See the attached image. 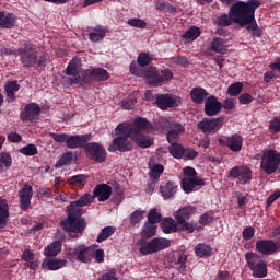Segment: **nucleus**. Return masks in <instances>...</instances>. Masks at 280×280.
Masks as SVG:
<instances>
[{
    "instance_id": "obj_1",
    "label": "nucleus",
    "mask_w": 280,
    "mask_h": 280,
    "mask_svg": "<svg viewBox=\"0 0 280 280\" xmlns=\"http://www.w3.org/2000/svg\"><path fill=\"white\" fill-rule=\"evenodd\" d=\"M38 48L31 42H25L21 48H1L0 54L2 56H20V60L23 67L30 69V67H47V60H49L48 54H42L38 56Z\"/></svg>"
},
{
    "instance_id": "obj_2",
    "label": "nucleus",
    "mask_w": 280,
    "mask_h": 280,
    "mask_svg": "<svg viewBox=\"0 0 280 280\" xmlns=\"http://www.w3.org/2000/svg\"><path fill=\"white\" fill-rule=\"evenodd\" d=\"M250 8L248 1H237L231 5L229 14H222L214 20V25L229 27L233 25V23H236V25L244 27L253 21V15L250 14L253 9Z\"/></svg>"
},
{
    "instance_id": "obj_3",
    "label": "nucleus",
    "mask_w": 280,
    "mask_h": 280,
    "mask_svg": "<svg viewBox=\"0 0 280 280\" xmlns=\"http://www.w3.org/2000/svg\"><path fill=\"white\" fill-rule=\"evenodd\" d=\"M115 137L113 141L109 143L107 150L108 152H131L132 148H135V144L132 143V140H130V137H132V129L128 127V122H121L117 125V127L114 129Z\"/></svg>"
},
{
    "instance_id": "obj_4",
    "label": "nucleus",
    "mask_w": 280,
    "mask_h": 280,
    "mask_svg": "<svg viewBox=\"0 0 280 280\" xmlns=\"http://www.w3.org/2000/svg\"><path fill=\"white\" fill-rule=\"evenodd\" d=\"M68 217L60 221V226L67 233H84L86 231V219L82 218V210L68 209Z\"/></svg>"
},
{
    "instance_id": "obj_5",
    "label": "nucleus",
    "mask_w": 280,
    "mask_h": 280,
    "mask_svg": "<svg viewBox=\"0 0 280 280\" xmlns=\"http://www.w3.org/2000/svg\"><path fill=\"white\" fill-rule=\"evenodd\" d=\"M260 170L270 176L272 174H280V152L275 149H266L260 154Z\"/></svg>"
},
{
    "instance_id": "obj_6",
    "label": "nucleus",
    "mask_w": 280,
    "mask_h": 280,
    "mask_svg": "<svg viewBox=\"0 0 280 280\" xmlns=\"http://www.w3.org/2000/svg\"><path fill=\"white\" fill-rule=\"evenodd\" d=\"M110 74L104 68H93L81 71V75L71 80V84H91V82H106Z\"/></svg>"
},
{
    "instance_id": "obj_7",
    "label": "nucleus",
    "mask_w": 280,
    "mask_h": 280,
    "mask_svg": "<svg viewBox=\"0 0 280 280\" xmlns=\"http://www.w3.org/2000/svg\"><path fill=\"white\" fill-rule=\"evenodd\" d=\"M245 259L249 270L253 272L255 279H264L268 275V266L264 258L257 253L248 252L245 254Z\"/></svg>"
},
{
    "instance_id": "obj_8",
    "label": "nucleus",
    "mask_w": 280,
    "mask_h": 280,
    "mask_svg": "<svg viewBox=\"0 0 280 280\" xmlns=\"http://www.w3.org/2000/svg\"><path fill=\"white\" fill-rule=\"evenodd\" d=\"M145 79L148 84H151V86H163V84H167V82H172V80H174V72H172L170 68L159 70L151 67L147 72Z\"/></svg>"
},
{
    "instance_id": "obj_9",
    "label": "nucleus",
    "mask_w": 280,
    "mask_h": 280,
    "mask_svg": "<svg viewBox=\"0 0 280 280\" xmlns=\"http://www.w3.org/2000/svg\"><path fill=\"white\" fill-rule=\"evenodd\" d=\"M172 246V241L164 237H154L151 241L140 243V255H154V253H161L165 248Z\"/></svg>"
},
{
    "instance_id": "obj_10",
    "label": "nucleus",
    "mask_w": 280,
    "mask_h": 280,
    "mask_svg": "<svg viewBox=\"0 0 280 280\" xmlns=\"http://www.w3.org/2000/svg\"><path fill=\"white\" fill-rule=\"evenodd\" d=\"M84 150L88 159L94 163H104L108 156L106 148L100 142H88Z\"/></svg>"
},
{
    "instance_id": "obj_11",
    "label": "nucleus",
    "mask_w": 280,
    "mask_h": 280,
    "mask_svg": "<svg viewBox=\"0 0 280 280\" xmlns=\"http://www.w3.org/2000/svg\"><path fill=\"white\" fill-rule=\"evenodd\" d=\"M224 126V117L203 118L197 122V129L201 130L203 135H215Z\"/></svg>"
},
{
    "instance_id": "obj_12",
    "label": "nucleus",
    "mask_w": 280,
    "mask_h": 280,
    "mask_svg": "<svg viewBox=\"0 0 280 280\" xmlns=\"http://www.w3.org/2000/svg\"><path fill=\"white\" fill-rule=\"evenodd\" d=\"M247 5L250 7L253 16L250 22L244 25L246 27L247 32H252V36H255L256 38H261L264 36V30L257 25V20H255V12L258 8H261V1L260 0H247Z\"/></svg>"
},
{
    "instance_id": "obj_13",
    "label": "nucleus",
    "mask_w": 280,
    "mask_h": 280,
    "mask_svg": "<svg viewBox=\"0 0 280 280\" xmlns=\"http://www.w3.org/2000/svg\"><path fill=\"white\" fill-rule=\"evenodd\" d=\"M194 213H196V208L191 206H186L177 211L176 220L177 223L180 224L182 231H186L187 233H194L196 228L194 226V224L187 222V220H189L191 215H194Z\"/></svg>"
},
{
    "instance_id": "obj_14",
    "label": "nucleus",
    "mask_w": 280,
    "mask_h": 280,
    "mask_svg": "<svg viewBox=\"0 0 280 280\" xmlns=\"http://www.w3.org/2000/svg\"><path fill=\"white\" fill-rule=\"evenodd\" d=\"M40 117V105L37 103H28L24 106V109L20 113V119L24 124H35Z\"/></svg>"
},
{
    "instance_id": "obj_15",
    "label": "nucleus",
    "mask_w": 280,
    "mask_h": 280,
    "mask_svg": "<svg viewBox=\"0 0 280 280\" xmlns=\"http://www.w3.org/2000/svg\"><path fill=\"white\" fill-rule=\"evenodd\" d=\"M180 96L172 94H156L155 104L161 110H167V108H177L180 106Z\"/></svg>"
},
{
    "instance_id": "obj_16",
    "label": "nucleus",
    "mask_w": 280,
    "mask_h": 280,
    "mask_svg": "<svg viewBox=\"0 0 280 280\" xmlns=\"http://www.w3.org/2000/svg\"><path fill=\"white\" fill-rule=\"evenodd\" d=\"M230 178H237L240 185H248L253 180V171L248 166H234L229 172Z\"/></svg>"
},
{
    "instance_id": "obj_17",
    "label": "nucleus",
    "mask_w": 280,
    "mask_h": 280,
    "mask_svg": "<svg viewBox=\"0 0 280 280\" xmlns=\"http://www.w3.org/2000/svg\"><path fill=\"white\" fill-rule=\"evenodd\" d=\"M93 255H95V248L84 245H79L69 252V257L78 259L81 264H89L93 259Z\"/></svg>"
},
{
    "instance_id": "obj_18",
    "label": "nucleus",
    "mask_w": 280,
    "mask_h": 280,
    "mask_svg": "<svg viewBox=\"0 0 280 280\" xmlns=\"http://www.w3.org/2000/svg\"><path fill=\"white\" fill-rule=\"evenodd\" d=\"M219 145H221V148H229L232 152H242V148H244V138L238 133H234L232 136L220 138Z\"/></svg>"
},
{
    "instance_id": "obj_19",
    "label": "nucleus",
    "mask_w": 280,
    "mask_h": 280,
    "mask_svg": "<svg viewBox=\"0 0 280 280\" xmlns=\"http://www.w3.org/2000/svg\"><path fill=\"white\" fill-rule=\"evenodd\" d=\"M127 127L130 128L131 135H139V132H153L154 125L150 122L147 118L136 117L133 120V126L130 122H127Z\"/></svg>"
},
{
    "instance_id": "obj_20",
    "label": "nucleus",
    "mask_w": 280,
    "mask_h": 280,
    "mask_svg": "<svg viewBox=\"0 0 280 280\" xmlns=\"http://www.w3.org/2000/svg\"><path fill=\"white\" fill-rule=\"evenodd\" d=\"M32 198H34V188L31 185L25 184L19 190V203L22 211H27L30 207H32Z\"/></svg>"
},
{
    "instance_id": "obj_21",
    "label": "nucleus",
    "mask_w": 280,
    "mask_h": 280,
    "mask_svg": "<svg viewBox=\"0 0 280 280\" xmlns=\"http://www.w3.org/2000/svg\"><path fill=\"white\" fill-rule=\"evenodd\" d=\"M93 139L91 133L69 136L66 142L69 150H77V148H86V143Z\"/></svg>"
},
{
    "instance_id": "obj_22",
    "label": "nucleus",
    "mask_w": 280,
    "mask_h": 280,
    "mask_svg": "<svg viewBox=\"0 0 280 280\" xmlns=\"http://www.w3.org/2000/svg\"><path fill=\"white\" fill-rule=\"evenodd\" d=\"M222 112V103L218 101V97L210 95L205 102L203 113L207 117H215Z\"/></svg>"
},
{
    "instance_id": "obj_23",
    "label": "nucleus",
    "mask_w": 280,
    "mask_h": 280,
    "mask_svg": "<svg viewBox=\"0 0 280 280\" xmlns=\"http://www.w3.org/2000/svg\"><path fill=\"white\" fill-rule=\"evenodd\" d=\"M257 253H260V255H277V242L272 240H258L255 244Z\"/></svg>"
},
{
    "instance_id": "obj_24",
    "label": "nucleus",
    "mask_w": 280,
    "mask_h": 280,
    "mask_svg": "<svg viewBox=\"0 0 280 280\" xmlns=\"http://www.w3.org/2000/svg\"><path fill=\"white\" fill-rule=\"evenodd\" d=\"M113 195V187L108 184H98L94 187L93 198H97L98 202H106Z\"/></svg>"
},
{
    "instance_id": "obj_25",
    "label": "nucleus",
    "mask_w": 280,
    "mask_h": 280,
    "mask_svg": "<svg viewBox=\"0 0 280 280\" xmlns=\"http://www.w3.org/2000/svg\"><path fill=\"white\" fill-rule=\"evenodd\" d=\"M182 189L185 194H191L196 187H205V179L198 177H184L180 182Z\"/></svg>"
},
{
    "instance_id": "obj_26",
    "label": "nucleus",
    "mask_w": 280,
    "mask_h": 280,
    "mask_svg": "<svg viewBox=\"0 0 280 280\" xmlns=\"http://www.w3.org/2000/svg\"><path fill=\"white\" fill-rule=\"evenodd\" d=\"M67 259H60V258H47L42 262V268L44 270H60L61 268L67 267Z\"/></svg>"
},
{
    "instance_id": "obj_27",
    "label": "nucleus",
    "mask_w": 280,
    "mask_h": 280,
    "mask_svg": "<svg viewBox=\"0 0 280 280\" xmlns=\"http://www.w3.org/2000/svg\"><path fill=\"white\" fill-rule=\"evenodd\" d=\"M93 200H95L93 195L84 194L80 197L79 200L70 202L67 209H70L72 211H82L80 207H89V205H91Z\"/></svg>"
},
{
    "instance_id": "obj_28",
    "label": "nucleus",
    "mask_w": 280,
    "mask_h": 280,
    "mask_svg": "<svg viewBox=\"0 0 280 280\" xmlns=\"http://www.w3.org/2000/svg\"><path fill=\"white\" fill-rule=\"evenodd\" d=\"M170 129L171 130H168L166 135V139L168 143H174V141H178V138L180 137V135L185 132V126H183V124L180 122L171 124Z\"/></svg>"
},
{
    "instance_id": "obj_29",
    "label": "nucleus",
    "mask_w": 280,
    "mask_h": 280,
    "mask_svg": "<svg viewBox=\"0 0 280 280\" xmlns=\"http://www.w3.org/2000/svg\"><path fill=\"white\" fill-rule=\"evenodd\" d=\"M209 97V92L205 90V88H192L190 91V100L194 104H205L207 98Z\"/></svg>"
},
{
    "instance_id": "obj_30",
    "label": "nucleus",
    "mask_w": 280,
    "mask_h": 280,
    "mask_svg": "<svg viewBox=\"0 0 280 280\" xmlns=\"http://www.w3.org/2000/svg\"><path fill=\"white\" fill-rule=\"evenodd\" d=\"M16 25V15L0 11V30H12Z\"/></svg>"
},
{
    "instance_id": "obj_31",
    "label": "nucleus",
    "mask_w": 280,
    "mask_h": 280,
    "mask_svg": "<svg viewBox=\"0 0 280 280\" xmlns=\"http://www.w3.org/2000/svg\"><path fill=\"white\" fill-rule=\"evenodd\" d=\"M178 190V185L176 182H167L164 186L160 187V194L164 200H170L176 196V191Z\"/></svg>"
},
{
    "instance_id": "obj_32",
    "label": "nucleus",
    "mask_w": 280,
    "mask_h": 280,
    "mask_svg": "<svg viewBox=\"0 0 280 280\" xmlns=\"http://www.w3.org/2000/svg\"><path fill=\"white\" fill-rule=\"evenodd\" d=\"M66 73L68 75H72V78L66 79L67 84H70V86H73L74 84H80L71 83V80H75V78H80L82 75V72L80 73V69L78 68V61L71 60L66 69Z\"/></svg>"
},
{
    "instance_id": "obj_33",
    "label": "nucleus",
    "mask_w": 280,
    "mask_h": 280,
    "mask_svg": "<svg viewBox=\"0 0 280 280\" xmlns=\"http://www.w3.org/2000/svg\"><path fill=\"white\" fill-rule=\"evenodd\" d=\"M21 85L16 81H9L4 85L8 102H16V93H19Z\"/></svg>"
},
{
    "instance_id": "obj_34",
    "label": "nucleus",
    "mask_w": 280,
    "mask_h": 280,
    "mask_svg": "<svg viewBox=\"0 0 280 280\" xmlns=\"http://www.w3.org/2000/svg\"><path fill=\"white\" fill-rule=\"evenodd\" d=\"M9 218H10V206L8 205V200L0 199V226H1V229H5Z\"/></svg>"
},
{
    "instance_id": "obj_35",
    "label": "nucleus",
    "mask_w": 280,
    "mask_h": 280,
    "mask_svg": "<svg viewBox=\"0 0 280 280\" xmlns=\"http://www.w3.org/2000/svg\"><path fill=\"white\" fill-rule=\"evenodd\" d=\"M107 32L108 30L106 27L98 25L89 34V39L92 43H100L103 38H106Z\"/></svg>"
},
{
    "instance_id": "obj_36",
    "label": "nucleus",
    "mask_w": 280,
    "mask_h": 280,
    "mask_svg": "<svg viewBox=\"0 0 280 280\" xmlns=\"http://www.w3.org/2000/svg\"><path fill=\"white\" fill-rule=\"evenodd\" d=\"M211 51L215 54H225L226 51V39L222 37H214L210 43Z\"/></svg>"
},
{
    "instance_id": "obj_37",
    "label": "nucleus",
    "mask_w": 280,
    "mask_h": 280,
    "mask_svg": "<svg viewBox=\"0 0 280 280\" xmlns=\"http://www.w3.org/2000/svg\"><path fill=\"white\" fill-rule=\"evenodd\" d=\"M59 253H62V242L60 241L50 243L44 250L46 257H56Z\"/></svg>"
},
{
    "instance_id": "obj_38",
    "label": "nucleus",
    "mask_w": 280,
    "mask_h": 280,
    "mask_svg": "<svg viewBox=\"0 0 280 280\" xmlns=\"http://www.w3.org/2000/svg\"><path fill=\"white\" fill-rule=\"evenodd\" d=\"M161 229L163 233L166 234L176 233V231H178V225L176 224V221L172 217H168L163 219L161 223Z\"/></svg>"
},
{
    "instance_id": "obj_39",
    "label": "nucleus",
    "mask_w": 280,
    "mask_h": 280,
    "mask_svg": "<svg viewBox=\"0 0 280 280\" xmlns=\"http://www.w3.org/2000/svg\"><path fill=\"white\" fill-rule=\"evenodd\" d=\"M168 143L171 144L168 147V152L171 156H173L174 159H183V156H185V147H183V144H179L176 141Z\"/></svg>"
},
{
    "instance_id": "obj_40",
    "label": "nucleus",
    "mask_w": 280,
    "mask_h": 280,
    "mask_svg": "<svg viewBox=\"0 0 280 280\" xmlns=\"http://www.w3.org/2000/svg\"><path fill=\"white\" fill-rule=\"evenodd\" d=\"M132 139L135 143L139 145V148H150V145L154 143V140L150 138V136H145V135L138 133L132 136Z\"/></svg>"
},
{
    "instance_id": "obj_41",
    "label": "nucleus",
    "mask_w": 280,
    "mask_h": 280,
    "mask_svg": "<svg viewBox=\"0 0 280 280\" xmlns=\"http://www.w3.org/2000/svg\"><path fill=\"white\" fill-rule=\"evenodd\" d=\"M89 179L88 175L79 174L71 176L67 179V183L69 185H72L73 187H84L86 185V180Z\"/></svg>"
},
{
    "instance_id": "obj_42",
    "label": "nucleus",
    "mask_w": 280,
    "mask_h": 280,
    "mask_svg": "<svg viewBox=\"0 0 280 280\" xmlns=\"http://www.w3.org/2000/svg\"><path fill=\"white\" fill-rule=\"evenodd\" d=\"M195 255L197 257H211L213 255V248L207 244H197L195 246Z\"/></svg>"
},
{
    "instance_id": "obj_43",
    "label": "nucleus",
    "mask_w": 280,
    "mask_h": 280,
    "mask_svg": "<svg viewBox=\"0 0 280 280\" xmlns=\"http://www.w3.org/2000/svg\"><path fill=\"white\" fill-rule=\"evenodd\" d=\"M149 178H151V180H159L163 172H165V167L163 166V164H155L153 166L152 164H149Z\"/></svg>"
},
{
    "instance_id": "obj_44",
    "label": "nucleus",
    "mask_w": 280,
    "mask_h": 280,
    "mask_svg": "<svg viewBox=\"0 0 280 280\" xmlns=\"http://www.w3.org/2000/svg\"><path fill=\"white\" fill-rule=\"evenodd\" d=\"M71 161H73V151H68L62 154L59 161L56 162L55 167L60 170V167H65L66 165H71Z\"/></svg>"
},
{
    "instance_id": "obj_45",
    "label": "nucleus",
    "mask_w": 280,
    "mask_h": 280,
    "mask_svg": "<svg viewBox=\"0 0 280 280\" xmlns=\"http://www.w3.org/2000/svg\"><path fill=\"white\" fill-rule=\"evenodd\" d=\"M198 36H200V27L191 26L188 31L184 33L183 39L194 42L196 40V38H198Z\"/></svg>"
},
{
    "instance_id": "obj_46",
    "label": "nucleus",
    "mask_w": 280,
    "mask_h": 280,
    "mask_svg": "<svg viewBox=\"0 0 280 280\" xmlns=\"http://www.w3.org/2000/svg\"><path fill=\"white\" fill-rule=\"evenodd\" d=\"M142 237L145 240H150V237H154L156 235V225L154 223H145L141 233Z\"/></svg>"
},
{
    "instance_id": "obj_47",
    "label": "nucleus",
    "mask_w": 280,
    "mask_h": 280,
    "mask_svg": "<svg viewBox=\"0 0 280 280\" xmlns=\"http://www.w3.org/2000/svg\"><path fill=\"white\" fill-rule=\"evenodd\" d=\"M114 234H115V228L105 226L98 234L96 242L98 243L106 242V240H108V237L113 236Z\"/></svg>"
},
{
    "instance_id": "obj_48",
    "label": "nucleus",
    "mask_w": 280,
    "mask_h": 280,
    "mask_svg": "<svg viewBox=\"0 0 280 280\" xmlns=\"http://www.w3.org/2000/svg\"><path fill=\"white\" fill-rule=\"evenodd\" d=\"M243 89H244V84H242V82H234L228 88V94L231 97H237V95L242 93Z\"/></svg>"
},
{
    "instance_id": "obj_49",
    "label": "nucleus",
    "mask_w": 280,
    "mask_h": 280,
    "mask_svg": "<svg viewBox=\"0 0 280 280\" xmlns=\"http://www.w3.org/2000/svg\"><path fill=\"white\" fill-rule=\"evenodd\" d=\"M175 266L178 270V272H185L187 270V255L186 254H179L177 257V260L175 261Z\"/></svg>"
},
{
    "instance_id": "obj_50",
    "label": "nucleus",
    "mask_w": 280,
    "mask_h": 280,
    "mask_svg": "<svg viewBox=\"0 0 280 280\" xmlns=\"http://www.w3.org/2000/svg\"><path fill=\"white\" fill-rule=\"evenodd\" d=\"M20 153L24 154V156H36L38 154V148H36V144H27L20 149Z\"/></svg>"
},
{
    "instance_id": "obj_51",
    "label": "nucleus",
    "mask_w": 280,
    "mask_h": 280,
    "mask_svg": "<svg viewBox=\"0 0 280 280\" xmlns=\"http://www.w3.org/2000/svg\"><path fill=\"white\" fill-rule=\"evenodd\" d=\"M138 65L139 67H148V65H151L153 58L150 56V52H140L138 55Z\"/></svg>"
},
{
    "instance_id": "obj_52",
    "label": "nucleus",
    "mask_w": 280,
    "mask_h": 280,
    "mask_svg": "<svg viewBox=\"0 0 280 280\" xmlns=\"http://www.w3.org/2000/svg\"><path fill=\"white\" fill-rule=\"evenodd\" d=\"M155 126L158 130H170V128H172V122L165 117H160L155 121Z\"/></svg>"
},
{
    "instance_id": "obj_53",
    "label": "nucleus",
    "mask_w": 280,
    "mask_h": 280,
    "mask_svg": "<svg viewBox=\"0 0 280 280\" xmlns=\"http://www.w3.org/2000/svg\"><path fill=\"white\" fill-rule=\"evenodd\" d=\"M135 104H137L135 94H131L121 101V106L122 108H126V110H131V108H135Z\"/></svg>"
},
{
    "instance_id": "obj_54",
    "label": "nucleus",
    "mask_w": 280,
    "mask_h": 280,
    "mask_svg": "<svg viewBox=\"0 0 280 280\" xmlns=\"http://www.w3.org/2000/svg\"><path fill=\"white\" fill-rule=\"evenodd\" d=\"M144 213H145V211H141V210L133 211L130 215V224L132 226H137V224H139V222H141V220H143Z\"/></svg>"
},
{
    "instance_id": "obj_55",
    "label": "nucleus",
    "mask_w": 280,
    "mask_h": 280,
    "mask_svg": "<svg viewBox=\"0 0 280 280\" xmlns=\"http://www.w3.org/2000/svg\"><path fill=\"white\" fill-rule=\"evenodd\" d=\"M127 23L130 27H138L139 30H145L148 26V23L139 18L129 19Z\"/></svg>"
},
{
    "instance_id": "obj_56",
    "label": "nucleus",
    "mask_w": 280,
    "mask_h": 280,
    "mask_svg": "<svg viewBox=\"0 0 280 280\" xmlns=\"http://www.w3.org/2000/svg\"><path fill=\"white\" fill-rule=\"evenodd\" d=\"M148 220L150 224H159L161 222V213L156 209H151L148 213Z\"/></svg>"
},
{
    "instance_id": "obj_57",
    "label": "nucleus",
    "mask_w": 280,
    "mask_h": 280,
    "mask_svg": "<svg viewBox=\"0 0 280 280\" xmlns=\"http://www.w3.org/2000/svg\"><path fill=\"white\" fill-rule=\"evenodd\" d=\"M171 62L173 65H180L182 67H187V65H189V59L185 56H177V57H172Z\"/></svg>"
},
{
    "instance_id": "obj_58",
    "label": "nucleus",
    "mask_w": 280,
    "mask_h": 280,
    "mask_svg": "<svg viewBox=\"0 0 280 280\" xmlns=\"http://www.w3.org/2000/svg\"><path fill=\"white\" fill-rule=\"evenodd\" d=\"M269 130L270 132H273V135H277L280 132V118L275 117L270 122H269Z\"/></svg>"
},
{
    "instance_id": "obj_59",
    "label": "nucleus",
    "mask_w": 280,
    "mask_h": 280,
    "mask_svg": "<svg viewBox=\"0 0 280 280\" xmlns=\"http://www.w3.org/2000/svg\"><path fill=\"white\" fill-rule=\"evenodd\" d=\"M50 137L56 143H67L69 139V135L67 133H50Z\"/></svg>"
},
{
    "instance_id": "obj_60",
    "label": "nucleus",
    "mask_w": 280,
    "mask_h": 280,
    "mask_svg": "<svg viewBox=\"0 0 280 280\" xmlns=\"http://www.w3.org/2000/svg\"><path fill=\"white\" fill-rule=\"evenodd\" d=\"M0 163L4 165V167H10L12 165V155L9 153H0Z\"/></svg>"
},
{
    "instance_id": "obj_61",
    "label": "nucleus",
    "mask_w": 280,
    "mask_h": 280,
    "mask_svg": "<svg viewBox=\"0 0 280 280\" xmlns=\"http://www.w3.org/2000/svg\"><path fill=\"white\" fill-rule=\"evenodd\" d=\"M255 237V228L248 226L243 230V238L248 241Z\"/></svg>"
},
{
    "instance_id": "obj_62",
    "label": "nucleus",
    "mask_w": 280,
    "mask_h": 280,
    "mask_svg": "<svg viewBox=\"0 0 280 280\" xmlns=\"http://www.w3.org/2000/svg\"><path fill=\"white\" fill-rule=\"evenodd\" d=\"M184 156L188 161H194V159H198V151H196L191 148L185 149Z\"/></svg>"
},
{
    "instance_id": "obj_63",
    "label": "nucleus",
    "mask_w": 280,
    "mask_h": 280,
    "mask_svg": "<svg viewBox=\"0 0 280 280\" xmlns=\"http://www.w3.org/2000/svg\"><path fill=\"white\" fill-rule=\"evenodd\" d=\"M211 222H213V217L208 213H203L199 218V224H202L203 226L211 224Z\"/></svg>"
},
{
    "instance_id": "obj_64",
    "label": "nucleus",
    "mask_w": 280,
    "mask_h": 280,
    "mask_svg": "<svg viewBox=\"0 0 280 280\" xmlns=\"http://www.w3.org/2000/svg\"><path fill=\"white\" fill-rule=\"evenodd\" d=\"M240 104H250L253 102V95L248 93H243L238 97Z\"/></svg>"
}]
</instances>
